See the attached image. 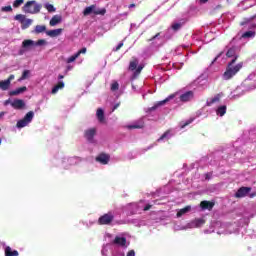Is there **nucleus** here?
Here are the masks:
<instances>
[{
  "instance_id": "obj_43",
  "label": "nucleus",
  "mask_w": 256,
  "mask_h": 256,
  "mask_svg": "<svg viewBox=\"0 0 256 256\" xmlns=\"http://www.w3.org/2000/svg\"><path fill=\"white\" fill-rule=\"evenodd\" d=\"M15 79V75L11 74L6 81H9V85H11V82Z\"/></svg>"
},
{
  "instance_id": "obj_35",
  "label": "nucleus",
  "mask_w": 256,
  "mask_h": 256,
  "mask_svg": "<svg viewBox=\"0 0 256 256\" xmlns=\"http://www.w3.org/2000/svg\"><path fill=\"white\" fill-rule=\"evenodd\" d=\"M29 73H31L29 70H24L19 81H25V79H27L29 77Z\"/></svg>"
},
{
  "instance_id": "obj_23",
  "label": "nucleus",
  "mask_w": 256,
  "mask_h": 256,
  "mask_svg": "<svg viewBox=\"0 0 256 256\" xmlns=\"http://www.w3.org/2000/svg\"><path fill=\"white\" fill-rule=\"evenodd\" d=\"M33 46H35V41L31 39H27L22 42V49H29Z\"/></svg>"
},
{
  "instance_id": "obj_21",
  "label": "nucleus",
  "mask_w": 256,
  "mask_h": 256,
  "mask_svg": "<svg viewBox=\"0 0 256 256\" xmlns=\"http://www.w3.org/2000/svg\"><path fill=\"white\" fill-rule=\"evenodd\" d=\"M4 253L5 256H19V251L11 249L10 246H6Z\"/></svg>"
},
{
  "instance_id": "obj_1",
  "label": "nucleus",
  "mask_w": 256,
  "mask_h": 256,
  "mask_svg": "<svg viewBox=\"0 0 256 256\" xmlns=\"http://www.w3.org/2000/svg\"><path fill=\"white\" fill-rule=\"evenodd\" d=\"M236 62H237V56H235L234 59H232L228 63L226 71L223 74V77L226 81H229V79H233V77H235V75H237L239 71L243 69V62H240L237 65H235Z\"/></svg>"
},
{
  "instance_id": "obj_55",
  "label": "nucleus",
  "mask_w": 256,
  "mask_h": 256,
  "mask_svg": "<svg viewBox=\"0 0 256 256\" xmlns=\"http://www.w3.org/2000/svg\"><path fill=\"white\" fill-rule=\"evenodd\" d=\"M252 27L255 29L256 28V24H253Z\"/></svg>"
},
{
  "instance_id": "obj_22",
  "label": "nucleus",
  "mask_w": 256,
  "mask_h": 256,
  "mask_svg": "<svg viewBox=\"0 0 256 256\" xmlns=\"http://www.w3.org/2000/svg\"><path fill=\"white\" fill-rule=\"evenodd\" d=\"M47 32V26L45 25H36L35 29L32 31V33H35L36 35H39V33H45Z\"/></svg>"
},
{
  "instance_id": "obj_49",
  "label": "nucleus",
  "mask_w": 256,
  "mask_h": 256,
  "mask_svg": "<svg viewBox=\"0 0 256 256\" xmlns=\"http://www.w3.org/2000/svg\"><path fill=\"white\" fill-rule=\"evenodd\" d=\"M134 7H136V5L134 3L129 5V9H133Z\"/></svg>"
},
{
  "instance_id": "obj_13",
  "label": "nucleus",
  "mask_w": 256,
  "mask_h": 256,
  "mask_svg": "<svg viewBox=\"0 0 256 256\" xmlns=\"http://www.w3.org/2000/svg\"><path fill=\"white\" fill-rule=\"evenodd\" d=\"M193 97H194L193 91H187L184 94L180 95V101H182V103H187V101H191Z\"/></svg>"
},
{
  "instance_id": "obj_24",
  "label": "nucleus",
  "mask_w": 256,
  "mask_h": 256,
  "mask_svg": "<svg viewBox=\"0 0 256 256\" xmlns=\"http://www.w3.org/2000/svg\"><path fill=\"white\" fill-rule=\"evenodd\" d=\"M65 87V83L63 81H59L53 88L52 94L55 95L59 91V89H63Z\"/></svg>"
},
{
  "instance_id": "obj_45",
  "label": "nucleus",
  "mask_w": 256,
  "mask_h": 256,
  "mask_svg": "<svg viewBox=\"0 0 256 256\" xmlns=\"http://www.w3.org/2000/svg\"><path fill=\"white\" fill-rule=\"evenodd\" d=\"M121 47H123V42H120V43L117 45L116 49H114V51H119V50L121 49Z\"/></svg>"
},
{
  "instance_id": "obj_61",
  "label": "nucleus",
  "mask_w": 256,
  "mask_h": 256,
  "mask_svg": "<svg viewBox=\"0 0 256 256\" xmlns=\"http://www.w3.org/2000/svg\"><path fill=\"white\" fill-rule=\"evenodd\" d=\"M0 117H2V115L0 114Z\"/></svg>"
},
{
  "instance_id": "obj_17",
  "label": "nucleus",
  "mask_w": 256,
  "mask_h": 256,
  "mask_svg": "<svg viewBox=\"0 0 256 256\" xmlns=\"http://www.w3.org/2000/svg\"><path fill=\"white\" fill-rule=\"evenodd\" d=\"M61 33H63V28L46 31V35H48V37H59Z\"/></svg>"
},
{
  "instance_id": "obj_33",
  "label": "nucleus",
  "mask_w": 256,
  "mask_h": 256,
  "mask_svg": "<svg viewBox=\"0 0 256 256\" xmlns=\"http://www.w3.org/2000/svg\"><path fill=\"white\" fill-rule=\"evenodd\" d=\"M77 59H79V54L76 53V54L70 56L69 58H67L66 63H73Z\"/></svg>"
},
{
  "instance_id": "obj_59",
  "label": "nucleus",
  "mask_w": 256,
  "mask_h": 256,
  "mask_svg": "<svg viewBox=\"0 0 256 256\" xmlns=\"http://www.w3.org/2000/svg\"><path fill=\"white\" fill-rule=\"evenodd\" d=\"M20 55H23V51H20Z\"/></svg>"
},
{
  "instance_id": "obj_42",
  "label": "nucleus",
  "mask_w": 256,
  "mask_h": 256,
  "mask_svg": "<svg viewBox=\"0 0 256 256\" xmlns=\"http://www.w3.org/2000/svg\"><path fill=\"white\" fill-rule=\"evenodd\" d=\"M167 135H169V131H166V132L162 135V137H160V138L158 139V141H163V139L167 138Z\"/></svg>"
},
{
  "instance_id": "obj_16",
  "label": "nucleus",
  "mask_w": 256,
  "mask_h": 256,
  "mask_svg": "<svg viewBox=\"0 0 256 256\" xmlns=\"http://www.w3.org/2000/svg\"><path fill=\"white\" fill-rule=\"evenodd\" d=\"M113 243L114 245H120V247H125L127 245V238L116 236Z\"/></svg>"
},
{
  "instance_id": "obj_2",
  "label": "nucleus",
  "mask_w": 256,
  "mask_h": 256,
  "mask_svg": "<svg viewBox=\"0 0 256 256\" xmlns=\"http://www.w3.org/2000/svg\"><path fill=\"white\" fill-rule=\"evenodd\" d=\"M139 59H137L136 57H133L132 60L129 63V71H134L133 75H132V79H137V77H139V75H141V72L143 71V65H139Z\"/></svg>"
},
{
  "instance_id": "obj_60",
  "label": "nucleus",
  "mask_w": 256,
  "mask_h": 256,
  "mask_svg": "<svg viewBox=\"0 0 256 256\" xmlns=\"http://www.w3.org/2000/svg\"><path fill=\"white\" fill-rule=\"evenodd\" d=\"M0 145H1V139H0Z\"/></svg>"
},
{
  "instance_id": "obj_6",
  "label": "nucleus",
  "mask_w": 256,
  "mask_h": 256,
  "mask_svg": "<svg viewBox=\"0 0 256 256\" xmlns=\"http://www.w3.org/2000/svg\"><path fill=\"white\" fill-rule=\"evenodd\" d=\"M113 219H115L113 213L108 212L99 217L98 225H111V223H113Z\"/></svg>"
},
{
  "instance_id": "obj_27",
  "label": "nucleus",
  "mask_w": 256,
  "mask_h": 256,
  "mask_svg": "<svg viewBox=\"0 0 256 256\" xmlns=\"http://www.w3.org/2000/svg\"><path fill=\"white\" fill-rule=\"evenodd\" d=\"M33 24V20L32 19H25L23 24L21 25V29L25 30V29H29V27H31V25Z\"/></svg>"
},
{
  "instance_id": "obj_10",
  "label": "nucleus",
  "mask_w": 256,
  "mask_h": 256,
  "mask_svg": "<svg viewBox=\"0 0 256 256\" xmlns=\"http://www.w3.org/2000/svg\"><path fill=\"white\" fill-rule=\"evenodd\" d=\"M111 159V156L109 154L106 153H100L95 160L97 161V163H101V165H107L109 163Z\"/></svg>"
},
{
  "instance_id": "obj_51",
  "label": "nucleus",
  "mask_w": 256,
  "mask_h": 256,
  "mask_svg": "<svg viewBox=\"0 0 256 256\" xmlns=\"http://www.w3.org/2000/svg\"><path fill=\"white\" fill-rule=\"evenodd\" d=\"M58 79H65V76H64V75L59 74V75H58Z\"/></svg>"
},
{
  "instance_id": "obj_37",
  "label": "nucleus",
  "mask_w": 256,
  "mask_h": 256,
  "mask_svg": "<svg viewBox=\"0 0 256 256\" xmlns=\"http://www.w3.org/2000/svg\"><path fill=\"white\" fill-rule=\"evenodd\" d=\"M196 227H201V225H205V220L203 219H196L195 220Z\"/></svg>"
},
{
  "instance_id": "obj_54",
  "label": "nucleus",
  "mask_w": 256,
  "mask_h": 256,
  "mask_svg": "<svg viewBox=\"0 0 256 256\" xmlns=\"http://www.w3.org/2000/svg\"><path fill=\"white\" fill-rule=\"evenodd\" d=\"M253 19H255V16L254 17H252L250 20H248V21H252Z\"/></svg>"
},
{
  "instance_id": "obj_47",
  "label": "nucleus",
  "mask_w": 256,
  "mask_h": 256,
  "mask_svg": "<svg viewBox=\"0 0 256 256\" xmlns=\"http://www.w3.org/2000/svg\"><path fill=\"white\" fill-rule=\"evenodd\" d=\"M127 256H135V250L128 251Z\"/></svg>"
},
{
  "instance_id": "obj_32",
  "label": "nucleus",
  "mask_w": 256,
  "mask_h": 256,
  "mask_svg": "<svg viewBox=\"0 0 256 256\" xmlns=\"http://www.w3.org/2000/svg\"><path fill=\"white\" fill-rule=\"evenodd\" d=\"M235 53H236V49L235 47L230 48L227 52H226V57H235Z\"/></svg>"
},
{
  "instance_id": "obj_4",
  "label": "nucleus",
  "mask_w": 256,
  "mask_h": 256,
  "mask_svg": "<svg viewBox=\"0 0 256 256\" xmlns=\"http://www.w3.org/2000/svg\"><path fill=\"white\" fill-rule=\"evenodd\" d=\"M91 13H93L94 15H105V13H107V9H97V6L93 4L84 9L83 15L84 17H87V15H91Z\"/></svg>"
},
{
  "instance_id": "obj_52",
  "label": "nucleus",
  "mask_w": 256,
  "mask_h": 256,
  "mask_svg": "<svg viewBox=\"0 0 256 256\" xmlns=\"http://www.w3.org/2000/svg\"><path fill=\"white\" fill-rule=\"evenodd\" d=\"M209 0H200V3H207Z\"/></svg>"
},
{
  "instance_id": "obj_29",
  "label": "nucleus",
  "mask_w": 256,
  "mask_h": 256,
  "mask_svg": "<svg viewBox=\"0 0 256 256\" xmlns=\"http://www.w3.org/2000/svg\"><path fill=\"white\" fill-rule=\"evenodd\" d=\"M189 211H191V206H186L177 212V217H181L182 215H185V213H189Z\"/></svg>"
},
{
  "instance_id": "obj_20",
  "label": "nucleus",
  "mask_w": 256,
  "mask_h": 256,
  "mask_svg": "<svg viewBox=\"0 0 256 256\" xmlns=\"http://www.w3.org/2000/svg\"><path fill=\"white\" fill-rule=\"evenodd\" d=\"M96 117L100 123H105V112L103 111V109H97Z\"/></svg>"
},
{
  "instance_id": "obj_62",
  "label": "nucleus",
  "mask_w": 256,
  "mask_h": 256,
  "mask_svg": "<svg viewBox=\"0 0 256 256\" xmlns=\"http://www.w3.org/2000/svg\"><path fill=\"white\" fill-rule=\"evenodd\" d=\"M0 131H1V128H0Z\"/></svg>"
},
{
  "instance_id": "obj_9",
  "label": "nucleus",
  "mask_w": 256,
  "mask_h": 256,
  "mask_svg": "<svg viewBox=\"0 0 256 256\" xmlns=\"http://www.w3.org/2000/svg\"><path fill=\"white\" fill-rule=\"evenodd\" d=\"M171 99H175V94H171L170 96H168L166 99L156 102L154 104V106L150 107L148 110L149 111H156V109H159V107H163V105H165V103H168V101H171Z\"/></svg>"
},
{
  "instance_id": "obj_48",
  "label": "nucleus",
  "mask_w": 256,
  "mask_h": 256,
  "mask_svg": "<svg viewBox=\"0 0 256 256\" xmlns=\"http://www.w3.org/2000/svg\"><path fill=\"white\" fill-rule=\"evenodd\" d=\"M119 105H121V104H120V103L115 104L114 107H113V109H112V111L117 110V108L119 107Z\"/></svg>"
},
{
  "instance_id": "obj_57",
  "label": "nucleus",
  "mask_w": 256,
  "mask_h": 256,
  "mask_svg": "<svg viewBox=\"0 0 256 256\" xmlns=\"http://www.w3.org/2000/svg\"><path fill=\"white\" fill-rule=\"evenodd\" d=\"M245 23H247V22H241V25H245Z\"/></svg>"
},
{
  "instance_id": "obj_18",
  "label": "nucleus",
  "mask_w": 256,
  "mask_h": 256,
  "mask_svg": "<svg viewBox=\"0 0 256 256\" xmlns=\"http://www.w3.org/2000/svg\"><path fill=\"white\" fill-rule=\"evenodd\" d=\"M221 97H223V93H219L215 97H213L210 101H207L206 103L207 107H211V105L215 103H219L221 101Z\"/></svg>"
},
{
  "instance_id": "obj_26",
  "label": "nucleus",
  "mask_w": 256,
  "mask_h": 256,
  "mask_svg": "<svg viewBox=\"0 0 256 256\" xmlns=\"http://www.w3.org/2000/svg\"><path fill=\"white\" fill-rule=\"evenodd\" d=\"M255 35H256L255 31H246L242 34V39H253Z\"/></svg>"
},
{
  "instance_id": "obj_25",
  "label": "nucleus",
  "mask_w": 256,
  "mask_h": 256,
  "mask_svg": "<svg viewBox=\"0 0 256 256\" xmlns=\"http://www.w3.org/2000/svg\"><path fill=\"white\" fill-rule=\"evenodd\" d=\"M9 87H11V84H9V80L0 81V89L2 91H8Z\"/></svg>"
},
{
  "instance_id": "obj_30",
  "label": "nucleus",
  "mask_w": 256,
  "mask_h": 256,
  "mask_svg": "<svg viewBox=\"0 0 256 256\" xmlns=\"http://www.w3.org/2000/svg\"><path fill=\"white\" fill-rule=\"evenodd\" d=\"M15 21H19V23H21V25L25 22V15L23 14H17L15 17H14Z\"/></svg>"
},
{
  "instance_id": "obj_39",
  "label": "nucleus",
  "mask_w": 256,
  "mask_h": 256,
  "mask_svg": "<svg viewBox=\"0 0 256 256\" xmlns=\"http://www.w3.org/2000/svg\"><path fill=\"white\" fill-rule=\"evenodd\" d=\"M181 27H182L181 23H175L172 25L173 31H179V29H181Z\"/></svg>"
},
{
  "instance_id": "obj_15",
  "label": "nucleus",
  "mask_w": 256,
  "mask_h": 256,
  "mask_svg": "<svg viewBox=\"0 0 256 256\" xmlns=\"http://www.w3.org/2000/svg\"><path fill=\"white\" fill-rule=\"evenodd\" d=\"M61 21H63V17L61 15H54L51 18L49 25H50V27H55V25H59V23H61Z\"/></svg>"
},
{
  "instance_id": "obj_3",
  "label": "nucleus",
  "mask_w": 256,
  "mask_h": 256,
  "mask_svg": "<svg viewBox=\"0 0 256 256\" xmlns=\"http://www.w3.org/2000/svg\"><path fill=\"white\" fill-rule=\"evenodd\" d=\"M23 11L35 15L41 11V4H37L35 0L28 1L23 7Z\"/></svg>"
},
{
  "instance_id": "obj_56",
  "label": "nucleus",
  "mask_w": 256,
  "mask_h": 256,
  "mask_svg": "<svg viewBox=\"0 0 256 256\" xmlns=\"http://www.w3.org/2000/svg\"><path fill=\"white\" fill-rule=\"evenodd\" d=\"M206 179H209V174H206Z\"/></svg>"
},
{
  "instance_id": "obj_12",
  "label": "nucleus",
  "mask_w": 256,
  "mask_h": 256,
  "mask_svg": "<svg viewBox=\"0 0 256 256\" xmlns=\"http://www.w3.org/2000/svg\"><path fill=\"white\" fill-rule=\"evenodd\" d=\"M128 129H143L145 127V121L143 119H139L135 121L134 123L126 126Z\"/></svg>"
},
{
  "instance_id": "obj_50",
  "label": "nucleus",
  "mask_w": 256,
  "mask_h": 256,
  "mask_svg": "<svg viewBox=\"0 0 256 256\" xmlns=\"http://www.w3.org/2000/svg\"><path fill=\"white\" fill-rule=\"evenodd\" d=\"M9 103H11V100H10V99L6 100V101L4 102V105H9Z\"/></svg>"
},
{
  "instance_id": "obj_40",
  "label": "nucleus",
  "mask_w": 256,
  "mask_h": 256,
  "mask_svg": "<svg viewBox=\"0 0 256 256\" xmlns=\"http://www.w3.org/2000/svg\"><path fill=\"white\" fill-rule=\"evenodd\" d=\"M85 53H87V48H86V47L80 49V50L76 53V55H78V57H80L81 55H85Z\"/></svg>"
},
{
  "instance_id": "obj_8",
  "label": "nucleus",
  "mask_w": 256,
  "mask_h": 256,
  "mask_svg": "<svg viewBox=\"0 0 256 256\" xmlns=\"http://www.w3.org/2000/svg\"><path fill=\"white\" fill-rule=\"evenodd\" d=\"M248 193H251V187L242 186L237 190L234 197L236 199H243V197H247Z\"/></svg>"
},
{
  "instance_id": "obj_5",
  "label": "nucleus",
  "mask_w": 256,
  "mask_h": 256,
  "mask_svg": "<svg viewBox=\"0 0 256 256\" xmlns=\"http://www.w3.org/2000/svg\"><path fill=\"white\" fill-rule=\"evenodd\" d=\"M33 117H35V113L33 111H29L26 113L23 119L19 120L16 124L18 129H23V127H27L29 123L33 121Z\"/></svg>"
},
{
  "instance_id": "obj_53",
  "label": "nucleus",
  "mask_w": 256,
  "mask_h": 256,
  "mask_svg": "<svg viewBox=\"0 0 256 256\" xmlns=\"http://www.w3.org/2000/svg\"><path fill=\"white\" fill-rule=\"evenodd\" d=\"M189 123H190V122L185 123V124H184V127L187 126V125H189Z\"/></svg>"
},
{
  "instance_id": "obj_19",
  "label": "nucleus",
  "mask_w": 256,
  "mask_h": 256,
  "mask_svg": "<svg viewBox=\"0 0 256 256\" xmlns=\"http://www.w3.org/2000/svg\"><path fill=\"white\" fill-rule=\"evenodd\" d=\"M27 91V86H22L20 88H17L16 90H12L9 92L10 97H13L15 95H21V93H25Z\"/></svg>"
},
{
  "instance_id": "obj_34",
  "label": "nucleus",
  "mask_w": 256,
  "mask_h": 256,
  "mask_svg": "<svg viewBox=\"0 0 256 256\" xmlns=\"http://www.w3.org/2000/svg\"><path fill=\"white\" fill-rule=\"evenodd\" d=\"M24 3H25V0H15L13 2V7L15 9H17V8L21 7V5H23Z\"/></svg>"
},
{
  "instance_id": "obj_36",
  "label": "nucleus",
  "mask_w": 256,
  "mask_h": 256,
  "mask_svg": "<svg viewBox=\"0 0 256 256\" xmlns=\"http://www.w3.org/2000/svg\"><path fill=\"white\" fill-rule=\"evenodd\" d=\"M111 91H119V83L118 82H113L111 84Z\"/></svg>"
},
{
  "instance_id": "obj_44",
  "label": "nucleus",
  "mask_w": 256,
  "mask_h": 256,
  "mask_svg": "<svg viewBox=\"0 0 256 256\" xmlns=\"http://www.w3.org/2000/svg\"><path fill=\"white\" fill-rule=\"evenodd\" d=\"M159 35H161V33H157L152 38H150L148 41H155V39H157V37H159Z\"/></svg>"
},
{
  "instance_id": "obj_28",
  "label": "nucleus",
  "mask_w": 256,
  "mask_h": 256,
  "mask_svg": "<svg viewBox=\"0 0 256 256\" xmlns=\"http://www.w3.org/2000/svg\"><path fill=\"white\" fill-rule=\"evenodd\" d=\"M216 113H217V115H220V117H223V115H225V113H227V106L223 105V106L218 107Z\"/></svg>"
},
{
  "instance_id": "obj_14",
  "label": "nucleus",
  "mask_w": 256,
  "mask_h": 256,
  "mask_svg": "<svg viewBox=\"0 0 256 256\" xmlns=\"http://www.w3.org/2000/svg\"><path fill=\"white\" fill-rule=\"evenodd\" d=\"M13 109H23L25 107V101L21 99H15L13 102L10 103Z\"/></svg>"
},
{
  "instance_id": "obj_38",
  "label": "nucleus",
  "mask_w": 256,
  "mask_h": 256,
  "mask_svg": "<svg viewBox=\"0 0 256 256\" xmlns=\"http://www.w3.org/2000/svg\"><path fill=\"white\" fill-rule=\"evenodd\" d=\"M1 11L5 12V13H9V12L13 11V8L11 6H4L1 8Z\"/></svg>"
},
{
  "instance_id": "obj_41",
  "label": "nucleus",
  "mask_w": 256,
  "mask_h": 256,
  "mask_svg": "<svg viewBox=\"0 0 256 256\" xmlns=\"http://www.w3.org/2000/svg\"><path fill=\"white\" fill-rule=\"evenodd\" d=\"M34 45H39V46L45 45V40L44 39H40L36 43H34Z\"/></svg>"
},
{
  "instance_id": "obj_31",
  "label": "nucleus",
  "mask_w": 256,
  "mask_h": 256,
  "mask_svg": "<svg viewBox=\"0 0 256 256\" xmlns=\"http://www.w3.org/2000/svg\"><path fill=\"white\" fill-rule=\"evenodd\" d=\"M45 9H47L48 13H55V11H57L53 4H46Z\"/></svg>"
},
{
  "instance_id": "obj_7",
  "label": "nucleus",
  "mask_w": 256,
  "mask_h": 256,
  "mask_svg": "<svg viewBox=\"0 0 256 256\" xmlns=\"http://www.w3.org/2000/svg\"><path fill=\"white\" fill-rule=\"evenodd\" d=\"M95 135H97V128H89L84 131V137L88 143H93Z\"/></svg>"
},
{
  "instance_id": "obj_46",
  "label": "nucleus",
  "mask_w": 256,
  "mask_h": 256,
  "mask_svg": "<svg viewBox=\"0 0 256 256\" xmlns=\"http://www.w3.org/2000/svg\"><path fill=\"white\" fill-rule=\"evenodd\" d=\"M151 207H153V205L147 204V205L144 207L143 211H149V209H151Z\"/></svg>"
},
{
  "instance_id": "obj_11",
  "label": "nucleus",
  "mask_w": 256,
  "mask_h": 256,
  "mask_svg": "<svg viewBox=\"0 0 256 256\" xmlns=\"http://www.w3.org/2000/svg\"><path fill=\"white\" fill-rule=\"evenodd\" d=\"M215 207V202L203 200L200 202V208L202 211H213V208Z\"/></svg>"
},
{
  "instance_id": "obj_58",
  "label": "nucleus",
  "mask_w": 256,
  "mask_h": 256,
  "mask_svg": "<svg viewBox=\"0 0 256 256\" xmlns=\"http://www.w3.org/2000/svg\"><path fill=\"white\" fill-rule=\"evenodd\" d=\"M250 197H255V194H251Z\"/></svg>"
}]
</instances>
